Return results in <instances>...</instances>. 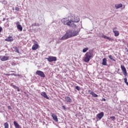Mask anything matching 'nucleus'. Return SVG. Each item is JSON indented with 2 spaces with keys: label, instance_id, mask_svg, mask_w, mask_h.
<instances>
[{
  "label": "nucleus",
  "instance_id": "6e6552de",
  "mask_svg": "<svg viewBox=\"0 0 128 128\" xmlns=\"http://www.w3.org/2000/svg\"><path fill=\"white\" fill-rule=\"evenodd\" d=\"M120 68L124 76H128V73L126 72V67L122 65H121Z\"/></svg>",
  "mask_w": 128,
  "mask_h": 128
},
{
  "label": "nucleus",
  "instance_id": "f03ea898",
  "mask_svg": "<svg viewBox=\"0 0 128 128\" xmlns=\"http://www.w3.org/2000/svg\"><path fill=\"white\" fill-rule=\"evenodd\" d=\"M78 32H80V31L78 30H68L66 32V34L70 38H72V36H78Z\"/></svg>",
  "mask_w": 128,
  "mask_h": 128
},
{
  "label": "nucleus",
  "instance_id": "423d86ee",
  "mask_svg": "<svg viewBox=\"0 0 128 128\" xmlns=\"http://www.w3.org/2000/svg\"><path fill=\"white\" fill-rule=\"evenodd\" d=\"M36 74H38V76H40L41 78H45L46 76L44 73L42 71L40 70H37L36 72Z\"/></svg>",
  "mask_w": 128,
  "mask_h": 128
},
{
  "label": "nucleus",
  "instance_id": "5701e85b",
  "mask_svg": "<svg viewBox=\"0 0 128 128\" xmlns=\"http://www.w3.org/2000/svg\"><path fill=\"white\" fill-rule=\"evenodd\" d=\"M88 48H84L82 50V52H88Z\"/></svg>",
  "mask_w": 128,
  "mask_h": 128
},
{
  "label": "nucleus",
  "instance_id": "f3484780",
  "mask_svg": "<svg viewBox=\"0 0 128 128\" xmlns=\"http://www.w3.org/2000/svg\"><path fill=\"white\" fill-rule=\"evenodd\" d=\"M14 124L16 128H22V126H20V124H18L16 121L14 122Z\"/></svg>",
  "mask_w": 128,
  "mask_h": 128
},
{
  "label": "nucleus",
  "instance_id": "2eb2a0df",
  "mask_svg": "<svg viewBox=\"0 0 128 128\" xmlns=\"http://www.w3.org/2000/svg\"><path fill=\"white\" fill-rule=\"evenodd\" d=\"M64 100L66 102H72V98H70L68 97V96H66L64 98Z\"/></svg>",
  "mask_w": 128,
  "mask_h": 128
},
{
  "label": "nucleus",
  "instance_id": "7c9ffc66",
  "mask_svg": "<svg viewBox=\"0 0 128 128\" xmlns=\"http://www.w3.org/2000/svg\"><path fill=\"white\" fill-rule=\"evenodd\" d=\"M2 27H0V32H2Z\"/></svg>",
  "mask_w": 128,
  "mask_h": 128
},
{
  "label": "nucleus",
  "instance_id": "7ed1b4c3",
  "mask_svg": "<svg viewBox=\"0 0 128 128\" xmlns=\"http://www.w3.org/2000/svg\"><path fill=\"white\" fill-rule=\"evenodd\" d=\"M92 58V53L91 52H87L85 54L84 60L85 62H88Z\"/></svg>",
  "mask_w": 128,
  "mask_h": 128
},
{
  "label": "nucleus",
  "instance_id": "a211bd4d",
  "mask_svg": "<svg viewBox=\"0 0 128 128\" xmlns=\"http://www.w3.org/2000/svg\"><path fill=\"white\" fill-rule=\"evenodd\" d=\"M106 62H108V60L106 58H104L102 59V66H108V64H106Z\"/></svg>",
  "mask_w": 128,
  "mask_h": 128
},
{
  "label": "nucleus",
  "instance_id": "f704fd0d",
  "mask_svg": "<svg viewBox=\"0 0 128 128\" xmlns=\"http://www.w3.org/2000/svg\"><path fill=\"white\" fill-rule=\"evenodd\" d=\"M103 100H104V102H106V99L104 98Z\"/></svg>",
  "mask_w": 128,
  "mask_h": 128
},
{
  "label": "nucleus",
  "instance_id": "a878e982",
  "mask_svg": "<svg viewBox=\"0 0 128 128\" xmlns=\"http://www.w3.org/2000/svg\"><path fill=\"white\" fill-rule=\"evenodd\" d=\"M124 82L125 84H128V79H126V78H124Z\"/></svg>",
  "mask_w": 128,
  "mask_h": 128
},
{
  "label": "nucleus",
  "instance_id": "f257e3e1",
  "mask_svg": "<svg viewBox=\"0 0 128 128\" xmlns=\"http://www.w3.org/2000/svg\"><path fill=\"white\" fill-rule=\"evenodd\" d=\"M80 19V17L76 15H74L70 14L67 17L63 18L61 22L65 26H68L70 28H76L78 26L74 24V22H78Z\"/></svg>",
  "mask_w": 128,
  "mask_h": 128
},
{
  "label": "nucleus",
  "instance_id": "20e7f679",
  "mask_svg": "<svg viewBox=\"0 0 128 128\" xmlns=\"http://www.w3.org/2000/svg\"><path fill=\"white\" fill-rule=\"evenodd\" d=\"M46 59L49 62H56V56H49L48 58H46Z\"/></svg>",
  "mask_w": 128,
  "mask_h": 128
},
{
  "label": "nucleus",
  "instance_id": "f8f14e48",
  "mask_svg": "<svg viewBox=\"0 0 128 128\" xmlns=\"http://www.w3.org/2000/svg\"><path fill=\"white\" fill-rule=\"evenodd\" d=\"M38 43L35 44L32 46V50H38Z\"/></svg>",
  "mask_w": 128,
  "mask_h": 128
},
{
  "label": "nucleus",
  "instance_id": "6ab92c4d",
  "mask_svg": "<svg viewBox=\"0 0 128 128\" xmlns=\"http://www.w3.org/2000/svg\"><path fill=\"white\" fill-rule=\"evenodd\" d=\"M122 6V4H116L115 5L116 8H120Z\"/></svg>",
  "mask_w": 128,
  "mask_h": 128
},
{
  "label": "nucleus",
  "instance_id": "e433bc0d",
  "mask_svg": "<svg viewBox=\"0 0 128 128\" xmlns=\"http://www.w3.org/2000/svg\"><path fill=\"white\" fill-rule=\"evenodd\" d=\"M5 4H6V2H5Z\"/></svg>",
  "mask_w": 128,
  "mask_h": 128
},
{
  "label": "nucleus",
  "instance_id": "9b49d317",
  "mask_svg": "<svg viewBox=\"0 0 128 128\" xmlns=\"http://www.w3.org/2000/svg\"><path fill=\"white\" fill-rule=\"evenodd\" d=\"M52 116L54 120V122H58V116H56V114H52Z\"/></svg>",
  "mask_w": 128,
  "mask_h": 128
},
{
  "label": "nucleus",
  "instance_id": "aec40b11",
  "mask_svg": "<svg viewBox=\"0 0 128 128\" xmlns=\"http://www.w3.org/2000/svg\"><path fill=\"white\" fill-rule=\"evenodd\" d=\"M113 32L115 36H120V32L118 30L114 31Z\"/></svg>",
  "mask_w": 128,
  "mask_h": 128
},
{
  "label": "nucleus",
  "instance_id": "bb28decb",
  "mask_svg": "<svg viewBox=\"0 0 128 128\" xmlns=\"http://www.w3.org/2000/svg\"><path fill=\"white\" fill-rule=\"evenodd\" d=\"M110 118H111L112 120H116V117H114V116H111L110 117Z\"/></svg>",
  "mask_w": 128,
  "mask_h": 128
},
{
  "label": "nucleus",
  "instance_id": "473e14b6",
  "mask_svg": "<svg viewBox=\"0 0 128 128\" xmlns=\"http://www.w3.org/2000/svg\"><path fill=\"white\" fill-rule=\"evenodd\" d=\"M62 108H64V110H66V108L64 106H62Z\"/></svg>",
  "mask_w": 128,
  "mask_h": 128
},
{
  "label": "nucleus",
  "instance_id": "1a4fd4ad",
  "mask_svg": "<svg viewBox=\"0 0 128 128\" xmlns=\"http://www.w3.org/2000/svg\"><path fill=\"white\" fill-rule=\"evenodd\" d=\"M104 112H101L97 114L96 116L98 120H102V118L104 117Z\"/></svg>",
  "mask_w": 128,
  "mask_h": 128
},
{
  "label": "nucleus",
  "instance_id": "39448f33",
  "mask_svg": "<svg viewBox=\"0 0 128 128\" xmlns=\"http://www.w3.org/2000/svg\"><path fill=\"white\" fill-rule=\"evenodd\" d=\"M14 24H16L17 28L20 30V32H22V26L20 25V22H16Z\"/></svg>",
  "mask_w": 128,
  "mask_h": 128
},
{
  "label": "nucleus",
  "instance_id": "72a5a7b5",
  "mask_svg": "<svg viewBox=\"0 0 128 128\" xmlns=\"http://www.w3.org/2000/svg\"><path fill=\"white\" fill-rule=\"evenodd\" d=\"M56 42H57L58 44H59V43H60V42L57 41Z\"/></svg>",
  "mask_w": 128,
  "mask_h": 128
},
{
  "label": "nucleus",
  "instance_id": "c756f323",
  "mask_svg": "<svg viewBox=\"0 0 128 128\" xmlns=\"http://www.w3.org/2000/svg\"><path fill=\"white\" fill-rule=\"evenodd\" d=\"M16 90H17L18 92L20 91V88H18H18H16Z\"/></svg>",
  "mask_w": 128,
  "mask_h": 128
},
{
  "label": "nucleus",
  "instance_id": "412c9836",
  "mask_svg": "<svg viewBox=\"0 0 128 128\" xmlns=\"http://www.w3.org/2000/svg\"><path fill=\"white\" fill-rule=\"evenodd\" d=\"M90 94L94 96V98H98V94H96L94 92H91Z\"/></svg>",
  "mask_w": 128,
  "mask_h": 128
},
{
  "label": "nucleus",
  "instance_id": "dca6fc26",
  "mask_svg": "<svg viewBox=\"0 0 128 128\" xmlns=\"http://www.w3.org/2000/svg\"><path fill=\"white\" fill-rule=\"evenodd\" d=\"M68 38H69L68 35L66 33V34L62 37V38L60 39V40H68Z\"/></svg>",
  "mask_w": 128,
  "mask_h": 128
},
{
  "label": "nucleus",
  "instance_id": "4be33fe9",
  "mask_svg": "<svg viewBox=\"0 0 128 128\" xmlns=\"http://www.w3.org/2000/svg\"><path fill=\"white\" fill-rule=\"evenodd\" d=\"M108 58L110 60H113L114 62H116V60H114V58H112V55H109Z\"/></svg>",
  "mask_w": 128,
  "mask_h": 128
},
{
  "label": "nucleus",
  "instance_id": "4c0bfd02",
  "mask_svg": "<svg viewBox=\"0 0 128 128\" xmlns=\"http://www.w3.org/2000/svg\"><path fill=\"white\" fill-rule=\"evenodd\" d=\"M127 128H128V127H127Z\"/></svg>",
  "mask_w": 128,
  "mask_h": 128
},
{
  "label": "nucleus",
  "instance_id": "cd10ccee",
  "mask_svg": "<svg viewBox=\"0 0 128 128\" xmlns=\"http://www.w3.org/2000/svg\"><path fill=\"white\" fill-rule=\"evenodd\" d=\"M12 88H14L15 90H16V88H18V86H14V85H12Z\"/></svg>",
  "mask_w": 128,
  "mask_h": 128
},
{
  "label": "nucleus",
  "instance_id": "c9c22d12",
  "mask_svg": "<svg viewBox=\"0 0 128 128\" xmlns=\"http://www.w3.org/2000/svg\"><path fill=\"white\" fill-rule=\"evenodd\" d=\"M6 76H10V74H6Z\"/></svg>",
  "mask_w": 128,
  "mask_h": 128
},
{
  "label": "nucleus",
  "instance_id": "393cba45",
  "mask_svg": "<svg viewBox=\"0 0 128 128\" xmlns=\"http://www.w3.org/2000/svg\"><path fill=\"white\" fill-rule=\"evenodd\" d=\"M76 90H80V87L78 86H76Z\"/></svg>",
  "mask_w": 128,
  "mask_h": 128
},
{
  "label": "nucleus",
  "instance_id": "c85d7f7f",
  "mask_svg": "<svg viewBox=\"0 0 128 128\" xmlns=\"http://www.w3.org/2000/svg\"><path fill=\"white\" fill-rule=\"evenodd\" d=\"M116 28H112V30H113V32L116 31Z\"/></svg>",
  "mask_w": 128,
  "mask_h": 128
},
{
  "label": "nucleus",
  "instance_id": "4468645a",
  "mask_svg": "<svg viewBox=\"0 0 128 128\" xmlns=\"http://www.w3.org/2000/svg\"><path fill=\"white\" fill-rule=\"evenodd\" d=\"M5 40L6 42H12L14 40V38L12 36H8Z\"/></svg>",
  "mask_w": 128,
  "mask_h": 128
},
{
  "label": "nucleus",
  "instance_id": "9d476101",
  "mask_svg": "<svg viewBox=\"0 0 128 128\" xmlns=\"http://www.w3.org/2000/svg\"><path fill=\"white\" fill-rule=\"evenodd\" d=\"M102 38H105L106 40H110V42H112V40H114V39H112V38H110L106 35L102 34Z\"/></svg>",
  "mask_w": 128,
  "mask_h": 128
},
{
  "label": "nucleus",
  "instance_id": "ddd939ff",
  "mask_svg": "<svg viewBox=\"0 0 128 128\" xmlns=\"http://www.w3.org/2000/svg\"><path fill=\"white\" fill-rule=\"evenodd\" d=\"M41 96H44V98H46V100H49L50 98H48V95L46 94V92H42L40 93Z\"/></svg>",
  "mask_w": 128,
  "mask_h": 128
},
{
  "label": "nucleus",
  "instance_id": "0eeeda50",
  "mask_svg": "<svg viewBox=\"0 0 128 128\" xmlns=\"http://www.w3.org/2000/svg\"><path fill=\"white\" fill-rule=\"evenodd\" d=\"M0 60H2V62H6V60H8L10 59V56H0Z\"/></svg>",
  "mask_w": 128,
  "mask_h": 128
},
{
  "label": "nucleus",
  "instance_id": "b1692460",
  "mask_svg": "<svg viewBox=\"0 0 128 128\" xmlns=\"http://www.w3.org/2000/svg\"><path fill=\"white\" fill-rule=\"evenodd\" d=\"M4 128H8V123L6 122L4 124Z\"/></svg>",
  "mask_w": 128,
  "mask_h": 128
},
{
  "label": "nucleus",
  "instance_id": "2f4dec72",
  "mask_svg": "<svg viewBox=\"0 0 128 128\" xmlns=\"http://www.w3.org/2000/svg\"><path fill=\"white\" fill-rule=\"evenodd\" d=\"M8 110H12V107L10 106H8Z\"/></svg>",
  "mask_w": 128,
  "mask_h": 128
}]
</instances>
